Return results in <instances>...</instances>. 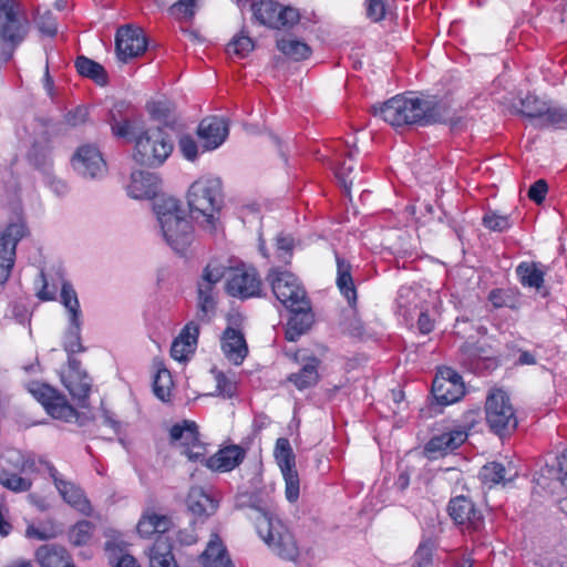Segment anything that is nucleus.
<instances>
[{"label":"nucleus","mask_w":567,"mask_h":567,"mask_svg":"<svg viewBox=\"0 0 567 567\" xmlns=\"http://www.w3.org/2000/svg\"><path fill=\"white\" fill-rule=\"evenodd\" d=\"M371 111L393 127L447 124L452 130H457L462 123V118L454 116L445 101L433 95L398 94L381 105H373Z\"/></svg>","instance_id":"obj_1"},{"label":"nucleus","mask_w":567,"mask_h":567,"mask_svg":"<svg viewBox=\"0 0 567 567\" xmlns=\"http://www.w3.org/2000/svg\"><path fill=\"white\" fill-rule=\"evenodd\" d=\"M236 507H249L257 512L258 515L255 517L257 533L276 556L288 561L298 559L300 550L297 540L271 505L261 504L255 494L244 493L236 497Z\"/></svg>","instance_id":"obj_2"},{"label":"nucleus","mask_w":567,"mask_h":567,"mask_svg":"<svg viewBox=\"0 0 567 567\" xmlns=\"http://www.w3.org/2000/svg\"><path fill=\"white\" fill-rule=\"evenodd\" d=\"M153 210L166 244L177 254H184L194 240V227L181 203L162 195L154 200Z\"/></svg>","instance_id":"obj_3"},{"label":"nucleus","mask_w":567,"mask_h":567,"mask_svg":"<svg viewBox=\"0 0 567 567\" xmlns=\"http://www.w3.org/2000/svg\"><path fill=\"white\" fill-rule=\"evenodd\" d=\"M187 203L192 218L203 228L214 231L223 206V184L220 178L204 176L195 181L189 186Z\"/></svg>","instance_id":"obj_4"},{"label":"nucleus","mask_w":567,"mask_h":567,"mask_svg":"<svg viewBox=\"0 0 567 567\" xmlns=\"http://www.w3.org/2000/svg\"><path fill=\"white\" fill-rule=\"evenodd\" d=\"M60 302L65 308L68 324L63 334L62 347L68 353V363L75 359L74 354L84 352L82 344L83 313L78 293L69 281H63L60 292Z\"/></svg>","instance_id":"obj_5"},{"label":"nucleus","mask_w":567,"mask_h":567,"mask_svg":"<svg viewBox=\"0 0 567 567\" xmlns=\"http://www.w3.org/2000/svg\"><path fill=\"white\" fill-rule=\"evenodd\" d=\"M485 421L489 431L499 439L512 435L517 426L516 410L508 393L492 389L485 400Z\"/></svg>","instance_id":"obj_6"},{"label":"nucleus","mask_w":567,"mask_h":567,"mask_svg":"<svg viewBox=\"0 0 567 567\" xmlns=\"http://www.w3.org/2000/svg\"><path fill=\"white\" fill-rule=\"evenodd\" d=\"M174 148L169 135L161 127L147 128L136 138L133 158L150 167L161 166Z\"/></svg>","instance_id":"obj_7"},{"label":"nucleus","mask_w":567,"mask_h":567,"mask_svg":"<svg viewBox=\"0 0 567 567\" xmlns=\"http://www.w3.org/2000/svg\"><path fill=\"white\" fill-rule=\"evenodd\" d=\"M477 423V413L470 411L464 415V422L429 440L424 451L430 458L445 455L458 449L467 439L470 430Z\"/></svg>","instance_id":"obj_8"},{"label":"nucleus","mask_w":567,"mask_h":567,"mask_svg":"<svg viewBox=\"0 0 567 567\" xmlns=\"http://www.w3.org/2000/svg\"><path fill=\"white\" fill-rule=\"evenodd\" d=\"M29 31V21L16 0H0V38L13 47L20 44Z\"/></svg>","instance_id":"obj_9"},{"label":"nucleus","mask_w":567,"mask_h":567,"mask_svg":"<svg viewBox=\"0 0 567 567\" xmlns=\"http://www.w3.org/2000/svg\"><path fill=\"white\" fill-rule=\"evenodd\" d=\"M28 235V227L22 217H17L0 233V285L8 281L16 262L19 241Z\"/></svg>","instance_id":"obj_10"},{"label":"nucleus","mask_w":567,"mask_h":567,"mask_svg":"<svg viewBox=\"0 0 567 567\" xmlns=\"http://www.w3.org/2000/svg\"><path fill=\"white\" fill-rule=\"evenodd\" d=\"M255 21L272 29L291 28L299 21V12L291 7H282L272 0L251 3Z\"/></svg>","instance_id":"obj_11"},{"label":"nucleus","mask_w":567,"mask_h":567,"mask_svg":"<svg viewBox=\"0 0 567 567\" xmlns=\"http://www.w3.org/2000/svg\"><path fill=\"white\" fill-rule=\"evenodd\" d=\"M107 123L116 138H124L134 143H136L140 134L145 132L142 116L135 115L131 111L130 103L125 101L114 104L109 113Z\"/></svg>","instance_id":"obj_12"},{"label":"nucleus","mask_w":567,"mask_h":567,"mask_svg":"<svg viewBox=\"0 0 567 567\" xmlns=\"http://www.w3.org/2000/svg\"><path fill=\"white\" fill-rule=\"evenodd\" d=\"M225 290L229 296L240 300L260 297L261 280L254 267L243 265L229 268Z\"/></svg>","instance_id":"obj_13"},{"label":"nucleus","mask_w":567,"mask_h":567,"mask_svg":"<svg viewBox=\"0 0 567 567\" xmlns=\"http://www.w3.org/2000/svg\"><path fill=\"white\" fill-rule=\"evenodd\" d=\"M457 360L467 371L480 374L497 367L496 352L486 342L466 340L458 349Z\"/></svg>","instance_id":"obj_14"},{"label":"nucleus","mask_w":567,"mask_h":567,"mask_svg":"<svg viewBox=\"0 0 567 567\" xmlns=\"http://www.w3.org/2000/svg\"><path fill=\"white\" fill-rule=\"evenodd\" d=\"M268 280L274 295L287 309L296 308L300 303L305 307L306 301H309L305 288L293 274L274 270L268 275Z\"/></svg>","instance_id":"obj_15"},{"label":"nucleus","mask_w":567,"mask_h":567,"mask_svg":"<svg viewBox=\"0 0 567 567\" xmlns=\"http://www.w3.org/2000/svg\"><path fill=\"white\" fill-rule=\"evenodd\" d=\"M28 390L52 417L70 422L76 416L75 409L52 386L31 382Z\"/></svg>","instance_id":"obj_16"},{"label":"nucleus","mask_w":567,"mask_h":567,"mask_svg":"<svg viewBox=\"0 0 567 567\" xmlns=\"http://www.w3.org/2000/svg\"><path fill=\"white\" fill-rule=\"evenodd\" d=\"M71 164L76 174L85 179L102 178L107 171L101 151L92 144L78 147L71 158Z\"/></svg>","instance_id":"obj_17"},{"label":"nucleus","mask_w":567,"mask_h":567,"mask_svg":"<svg viewBox=\"0 0 567 567\" xmlns=\"http://www.w3.org/2000/svg\"><path fill=\"white\" fill-rule=\"evenodd\" d=\"M447 512L452 520L468 533H478L484 528V516L473 501L464 495L450 499Z\"/></svg>","instance_id":"obj_18"},{"label":"nucleus","mask_w":567,"mask_h":567,"mask_svg":"<svg viewBox=\"0 0 567 567\" xmlns=\"http://www.w3.org/2000/svg\"><path fill=\"white\" fill-rule=\"evenodd\" d=\"M147 38L141 28L123 25L115 34V50L120 61L127 62L143 54L147 49Z\"/></svg>","instance_id":"obj_19"},{"label":"nucleus","mask_w":567,"mask_h":567,"mask_svg":"<svg viewBox=\"0 0 567 567\" xmlns=\"http://www.w3.org/2000/svg\"><path fill=\"white\" fill-rule=\"evenodd\" d=\"M197 136L203 152L220 147L229 135V123L221 116H207L197 126Z\"/></svg>","instance_id":"obj_20"},{"label":"nucleus","mask_w":567,"mask_h":567,"mask_svg":"<svg viewBox=\"0 0 567 567\" xmlns=\"http://www.w3.org/2000/svg\"><path fill=\"white\" fill-rule=\"evenodd\" d=\"M68 365V372L62 375V383L68 389L72 399L75 400L81 408H85L92 380L87 373L81 369L80 360L71 359Z\"/></svg>","instance_id":"obj_21"},{"label":"nucleus","mask_w":567,"mask_h":567,"mask_svg":"<svg viewBox=\"0 0 567 567\" xmlns=\"http://www.w3.org/2000/svg\"><path fill=\"white\" fill-rule=\"evenodd\" d=\"M246 457V450L237 444L220 447L214 455L204 458L207 468L227 473L239 466Z\"/></svg>","instance_id":"obj_22"},{"label":"nucleus","mask_w":567,"mask_h":567,"mask_svg":"<svg viewBox=\"0 0 567 567\" xmlns=\"http://www.w3.org/2000/svg\"><path fill=\"white\" fill-rule=\"evenodd\" d=\"M220 348L225 358L235 365H240L248 355V344L244 333L233 327L224 330Z\"/></svg>","instance_id":"obj_23"},{"label":"nucleus","mask_w":567,"mask_h":567,"mask_svg":"<svg viewBox=\"0 0 567 567\" xmlns=\"http://www.w3.org/2000/svg\"><path fill=\"white\" fill-rule=\"evenodd\" d=\"M199 434L197 424L193 421H183L174 424L169 430L172 443H179L186 447L185 454L192 461H197L204 456L202 452H194L190 447L199 446Z\"/></svg>","instance_id":"obj_24"},{"label":"nucleus","mask_w":567,"mask_h":567,"mask_svg":"<svg viewBox=\"0 0 567 567\" xmlns=\"http://www.w3.org/2000/svg\"><path fill=\"white\" fill-rule=\"evenodd\" d=\"M159 177L152 172L136 171L131 175L127 193L135 199L158 198Z\"/></svg>","instance_id":"obj_25"},{"label":"nucleus","mask_w":567,"mask_h":567,"mask_svg":"<svg viewBox=\"0 0 567 567\" xmlns=\"http://www.w3.org/2000/svg\"><path fill=\"white\" fill-rule=\"evenodd\" d=\"M290 317L286 328V339L290 342L297 341L302 334H305L313 322V315L311 312L310 301H306V306H296V308H289Z\"/></svg>","instance_id":"obj_26"},{"label":"nucleus","mask_w":567,"mask_h":567,"mask_svg":"<svg viewBox=\"0 0 567 567\" xmlns=\"http://www.w3.org/2000/svg\"><path fill=\"white\" fill-rule=\"evenodd\" d=\"M34 556L41 567H75L68 550L56 544L40 546Z\"/></svg>","instance_id":"obj_27"},{"label":"nucleus","mask_w":567,"mask_h":567,"mask_svg":"<svg viewBox=\"0 0 567 567\" xmlns=\"http://www.w3.org/2000/svg\"><path fill=\"white\" fill-rule=\"evenodd\" d=\"M199 558L204 567H235L227 548L217 535H213Z\"/></svg>","instance_id":"obj_28"},{"label":"nucleus","mask_w":567,"mask_h":567,"mask_svg":"<svg viewBox=\"0 0 567 567\" xmlns=\"http://www.w3.org/2000/svg\"><path fill=\"white\" fill-rule=\"evenodd\" d=\"M187 506L194 515L208 517L216 512L218 502L203 487L194 486L189 489Z\"/></svg>","instance_id":"obj_29"},{"label":"nucleus","mask_w":567,"mask_h":567,"mask_svg":"<svg viewBox=\"0 0 567 567\" xmlns=\"http://www.w3.org/2000/svg\"><path fill=\"white\" fill-rule=\"evenodd\" d=\"M337 261V287L347 299L349 306L354 308L357 305V289L351 275V265L338 254H336Z\"/></svg>","instance_id":"obj_30"},{"label":"nucleus","mask_w":567,"mask_h":567,"mask_svg":"<svg viewBox=\"0 0 567 567\" xmlns=\"http://www.w3.org/2000/svg\"><path fill=\"white\" fill-rule=\"evenodd\" d=\"M320 360L316 357H309L303 362L298 372L290 373L288 381L291 382L298 390H306L315 386L319 381Z\"/></svg>","instance_id":"obj_31"},{"label":"nucleus","mask_w":567,"mask_h":567,"mask_svg":"<svg viewBox=\"0 0 567 567\" xmlns=\"http://www.w3.org/2000/svg\"><path fill=\"white\" fill-rule=\"evenodd\" d=\"M172 549L173 545L167 536L156 537L148 550L150 567H178Z\"/></svg>","instance_id":"obj_32"},{"label":"nucleus","mask_w":567,"mask_h":567,"mask_svg":"<svg viewBox=\"0 0 567 567\" xmlns=\"http://www.w3.org/2000/svg\"><path fill=\"white\" fill-rule=\"evenodd\" d=\"M172 520L167 515L156 513H146L142 516L137 524V532L142 537H151L158 534L157 537L166 536L171 529Z\"/></svg>","instance_id":"obj_33"},{"label":"nucleus","mask_w":567,"mask_h":567,"mask_svg":"<svg viewBox=\"0 0 567 567\" xmlns=\"http://www.w3.org/2000/svg\"><path fill=\"white\" fill-rule=\"evenodd\" d=\"M464 383H449L445 380L434 379L432 394L440 405L457 402L464 395Z\"/></svg>","instance_id":"obj_34"},{"label":"nucleus","mask_w":567,"mask_h":567,"mask_svg":"<svg viewBox=\"0 0 567 567\" xmlns=\"http://www.w3.org/2000/svg\"><path fill=\"white\" fill-rule=\"evenodd\" d=\"M548 102L539 99L534 94H527L525 97H520L518 105H514L516 113L536 121V126L539 127L544 115L546 114Z\"/></svg>","instance_id":"obj_35"},{"label":"nucleus","mask_w":567,"mask_h":567,"mask_svg":"<svg viewBox=\"0 0 567 567\" xmlns=\"http://www.w3.org/2000/svg\"><path fill=\"white\" fill-rule=\"evenodd\" d=\"M216 286L197 281V318L206 321L216 309Z\"/></svg>","instance_id":"obj_36"},{"label":"nucleus","mask_w":567,"mask_h":567,"mask_svg":"<svg viewBox=\"0 0 567 567\" xmlns=\"http://www.w3.org/2000/svg\"><path fill=\"white\" fill-rule=\"evenodd\" d=\"M28 162L42 175L52 171L51 145L48 141L34 142L28 152Z\"/></svg>","instance_id":"obj_37"},{"label":"nucleus","mask_w":567,"mask_h":567,"mask_svg":"<svg viewBox=\"0 0 567 567\" xmlns=\"http://www.w3.org/2000/svg\"><path fill=\"white\" fill-rule=\"evenodd\" d=\"M60 487L56 489L59 491L62 498L72 507L78 509L79 512L83 514H89L91 511L90 502L85 498L83 491L72 484L71 482L66 481L65 483H60Z\"/></svg>","instance_id":"obj_38"},{"label":"nucleus","mask_w":567,"mask_h":567,"mask_svg":"<svg viewBox=\"0 0 567 567\" xmlns=\"http://www.w3.org/2000/svg\"><path fill=\"white\" fill-rule=\"evenodd\" d=\"M75 69L80 75L93 80L101 86L107 84V73L104 66L84 55L76 58Z\"/></svg>","instance_id":"obj_39"},{"label":"nucleus","mask_w":567,"mask_h":567,"mask_svg":"<svg viewBox=\"0 0 567 567\" xmlns=\"http://www.w3.org/2000/svg\"><path fill=\"white\" fill-rule=\"evenodd\" d=\"M516 275L524 287L539 289L544 284L545 274L536 262H520L516 267Z\"/></svg>","instance_id":"obj_40"},{"label":"nucleus","mask_w":567,"mask_h":567,"mask_svg":"<svg viewBox=\"0 0 567 567\" xmlns=\"http://www.w3.org/2000/svg\"><path fill=\"white\" fill-rule=\"evenodd\" d=\"M277 49L295 61L308 59L311 54V49L306 42L291 38L279 39Z\"/></svg>","instance_id":"obj_41"},{"label":"nucleus","mask_w":567,"mask_h":567,"mask_svg":"<svg viewBox=\"0 0 567 567\" xmlns=\"http://www.w3.org/2000/svg\"><path fill=\"white\" fill-rule=\"evenodd\" d=\"M254 49L255 43L245 27H243L239 33L227 44L228 54L239 59L246 58Z\"/></svg>","instance_id":"obj_42"},{"label":"nucleus","mask_w":567,"mask_h":567,"mask_svg":"<svg viewBox=\"0 0 567 567\" xmlns=\"http://www.w3.org/2000/svg\"><path fill=\"white\" fill-rule=\"evenodd\" d=\"M146 110L154 121L168 126L174 123V104L167 100L147 103Z\"/></svg>","instance_id":"obj_43"},{"label":"nucleus","mask_w":567,"mask_h":567,"mask_svg":"<svg viewBox=\"0 0 567 567\" xmlns=\"http://www.w3.org/2000/svg\"><path fill=\"white\" fill-rule=\"evenodd\" d=\"M275 458L281 472L296 468L295 454L288 439L279 437L276 441Z\"/></svg>","instance_id":"obj_44"},{"label":"nucleus","mask_w":567,"mask_h":567,"mask_svg":"<svg viewBox=\"0 0 567 567\" xmlns=\"http://www.w3.org/2000/svg\"><path fill=\"white\" fill-rule=\"evenodd\" d=\"M105 550L112 567H141L132 555L124 554L123 548L114 542H106Z\"/></svg>","instance_id":"obj_45"},{"label":"nucleus","mask_w":567,"mask_h":567,"mask_svg":"<svg viewBox=\"0 0 567 567\" xmlns=\"http://www.w3.org/2000/svg\"><path fill=\"white\" fill-rule=\"evenodd\" d=\"M545 113L539 128L554 127L556 130H567V107L559 105L551 106L548 103Z\"/></svg>","instance_id":"obj_46"},{"label":"nucleus","mask_w":567,"mask_h":567,"mask_svg":"<svg viewBox=\"0 0 567 567\" xmlns=\"http://www.w3.org/2000/svg\"><path fill=\"white\" fill-rule=\"evenodd\" d=\"M398 307L404 311V315H413L419 309L420 298L416 290L410 286H402L398 291Z\"/></svg>","instance_id":"obj_47"},{"label":"nucleus","mask_w":567,"mask_h":567,"mask_svg":"<svg viewBox=\"0 0 567 567\" xmlns=\"http://www.w3.org/2000/svg\"><path fill=\"white\" fill-rule=\"evenodd\" d=\"M506 473L507 471L502 463L491 462L482 467L480 476L485 483L505 484L513 480V477L506 478Z\"/></svg>","instance_id":"obj_48"},{"label":"nucleus","mask_w":567,"mask_h":567,"mask_svg":"<svg viewBox=\"0 0 567 567\" xmlns=\"http://www.w3.org/2000/svg\"><path fill=\"white\" fill-rule=\"evenodd\" d=\"M94 532V524L90 520L78 522L69 532L70 542L74 546L89 544Z\"/></svg>","instance_id":"obj_49"},{"label":"nucleus","mask_w":567,"mask_h":567,"mask_svg":"<svg viewBox=\"0 0 567 567\" xmlns=\"http://www.w3.org/2000/svg\"><path fill=\"white\" fill-rule=\"evenodd\" d=\"M0 484L12 492L21 493L31 488L32 481L16 473L2 472L0 473Z\"/></svg>","instance_id":"obj_50"},{"label":"nucleus","mask_w":567,"mask_h":567,"mask_svg":"<svg viewBox=\"0 0 567 567\" xmlns=\"http://www.w3.org/2000/svg\"><path fill=\"white\" fill-rule=\"evenodd\" d=\"M487 299L495 309L515 308L517 301L516 296L513 291L501 288L491 290Z\"/></svg>","instance_id":"obj_51"},{"label":"nucleus","mask_w":567,"mask_h":567,"mask_svg":"<svg viewBox=\"0 0 567 567\" xmlns=\"http://www.w3.org/2000/svg\"><path fill=\"white\" fill-rule=\"evenodd\" d=\"M285 480V495L289 503H295L299 498L300 480L296 468L281 472Z\"/></svg>","instance_id":"obj_52"},{"label":"nucleus","mask_w":567,"mask_h":567,"mask_svg":"<svg viewBox=\"0 0 567 567\" xmlns=\"http://www.w3.org/2000/svg\"><path fill=\"white\" fill-rule=\"evenodd\" d=\"M171 373L167 369H159L154 378L153 390L155 395L162 401H166L171 395Z\"/></svg>","instance_id":"obj_53"},{"label":"nucleus","mask_w":567,"mask_h":567,"mask_svg":"<svg viewBox=\"0 0 567 567\" xmlns=\"http://www.w3.org/2000/svg\"><path fill=\"white\" fill-rule=\"evenodd\" d=\"M434 547L431 539L421 542L414 554V567H432Z\"/></svg>","instance_id":"obj_54"},{"label":"nucleus","mask_w":567,"mask_h":567,"mask_svg":"<svg viewBox=\"0 0 567 567\" xmlns=\"http://www.w3.org/2000/svg\"><path fill=\"white\" fill-rule=\"evenodd\" d=\"M226 270V267L220 264L209 262L204 268L199 280L216 286L224 277L227 278Z\"/></svg>","instance_id":"obj_55"},{"label":"nucleus","mask_w":567,"mask_h":567,"mask_svg":"<svg viewBox=\"0 0 567 567\" xmlns=\"http://www.w3.org/2000/svg\"><path fill=\"white\" fill-rule=\"evenodd\" d=\"M39 31L48 37H54L58 32V24L53 13L49 10L38 13L35 19Z\"/></svg>","instance_id":"obj_56"},{"label":"nucleus","mask_w":567,"mask_h":567,"mask_svg":"<svg viewBox=\"0 0 567 567\" xmlns=\"http://www.w3.org/2000/svg\"><path fill=\"white\" fill-rule=\"evenodd\" d=\"M214 373L218 395H221L225 399L233 398L236 393V382L220 371H216Z\"/></svg>","instance_id":"obj_57"},{"label":"nucleus","mask_w":567,"mask_h":567,"mask_svg":"<svg viewBox=\"0 0 567 567\" xmlns=\"http://www.w3.org/2000/svg\"><path fill=\"white\" fill-rule=\"evenodd\" d=\"M483 225L492 231H505L511 227L507 216L487 213L483 217Z\"/></svg>","instance_id":"obj_58"},{"label":"nucleus","mask_w":567,"mask_h":567,"mask_svg":"<svg viewBox=\"0 0 567 567\" xmlns=\"http://www.w3.org/2000/svg\"><path fill=\"white\" fill-rule=\"evenodd\" d=\"M178 147H179L182 155L186 159L193 162L197 158L199 146L193 136H190V135L181 136V138L178 141Z\"/></svg>","instance_id":"obj_59"},{"label":"nucleus","mask_w":567,"mask_h":567,"mask_svg":"<svg viewBox=\"0 0 567 567\" xmlns=\"http://www.w3.org/2000/svg\"><path fill=\"white\" fill-rule=\"evenodd\" d=\"M293 244H295V240L290 235H286V234L281 233L276 237V249H277L278 257L281 260L287 261V258H289L291 256L292 249H293Z\"/></svg>","instance_id":"obj_60"},{"label":"nucleus","mask_w":567,"mask_h":567,"mask_svg":"<svg viewBox=\"0 0 567 567\" xmlns=\"http://www.w3.org/2000/svg\"><path fill=\"white\" fill-rule=\"evenodd\" d=\"M194 347L189 346L187 341L175 339L171 347V357L176 361H185L188 355L194 352Z\"/></svg>","instance_id":"obj_61"},{"label":"nucleus","mask_w":567,"mask_h":567,"mask_svg":"<svg viewBox=\"0 0 567 567\" xmlns=\"http://www.w3.org/2000/svg\"><path fill=\"white\" fill-rule=\"evenodd\" d=\"M89 111L86 106L80 105L68 112L64 116L65 123L72 127L80 126L87 121Z\"/></svg>","instance_id":"obj_62"},{"label":"nucleus","mask_w":567,"mask_h":567,"mask_svg":"<svg viewBox=\"0 0 567 567\" xmlns=\"http://www.w3.org/2000/svg\"><path fill=\"white\" fill-rule=\"evenodd\" d=\"M367 17L373 21L379 22L385 16V4L383 0H367L365 1Z\"/></svg>","instance_id":"obj_63"},{"label":"nucleus","mask_w":567,"mask_h":567,"mask_svg":"<svg viewBox=\"0 0 567 567\" xmlns=\"http://www.w3.org/2000/svg\"><path fill=\"white\" fill-rule=\"evenodd\" d=\"M557 481L567 491V449L557 457Z\"/></svg>","instance_id":"obj_64"}]
</instances>
